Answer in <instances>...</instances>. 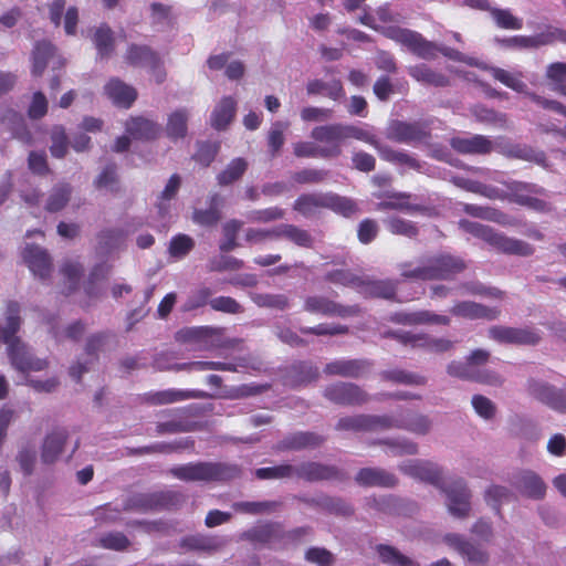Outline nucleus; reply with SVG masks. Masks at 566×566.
<instances>
[{
	"instance_id": "obj_24",
	"label": "nucleus",
	"mask_w": 566,
	"mask_h": 566,
	"mask_svg": "<svg viewBox=\"0 0 566 566\" xmlns=\"http://www.w3.org/2000/svg\"><path fill=\"white\" fill-rule=\"evenodd\" d=\"M450 146L460 155L485 156L494 150V143L490 137L479 134L470 137H452L450 139Z\"/></svg>"
},
{
	"instance_id": "obj_37",
	"label": "nucleus",
	"mask_w": 566,
	"mask_h": 566,
	"mask_svg": "<svg viewBox=\"0 0 566 566\" xmlns=\"http://www.w3.org/2000/svg\"><path fill=\"white\" fill-rule=\"evenodd\" d=\"M226 542L218 536L193 534L181 538L180 547L186 551L216 553L224 546Z\"/></svg>"
},
{
	"instance_id": "obj_43",
	"label": "nucleus",
	"mask_w": 566,
	"mask_h": 566,
	"mask_svg": "<svg viewBox=\"0 0 566 566\" xmlns=\"http://www.w3.org/2000/svg\"><path fill=\"white\" fill-rule=\"evenodd\" d=\"M408 73L413 80L426 85L444 87L450 83L449 78L444 74L433 71L426 64L410 66L408 69Z\"/></svg>"
},
{
	"instance_id": "obj_50",
	"label": "nucleus",
	"mask_w": 566,
	"mask_h": 566,
	"mask_svg": "<svg viewBox=\"0 0 566 566\" xmlns=\"http://www.w3.org/2000/svg\"><path fill=\"white\" fill-rule=\"evenodd\" d=\"M380 378L385 381L409 386H423L427 384L424 376L399 368L381 371Z\"/></svg>"
},
{
	"instance_id": "obj_32",
	"label": "nucleus",
	"mask_w": 566,
	"mask_h": 566,
	"mask_svg": "<svg viewBox=\"0 0 566 566\" xmlns=\"http://www.w3.org/2000/svg\"><path fill=\"white\" fill-rule=\"evenodd\" d=\"M104 91L116 106L123 108H129L137 98V91L117 77L111 78Z\"/></svg>"
},
{
	"instance_id": "obj_14",
	"label": "nucleus",
	"mask_w": 566,
	"mask_h": 566,
	"mask_svg": "<svg viewBox=\"0 0 566 566\" xmlns=\"http://www.w3.org/2000/svg\"><path fill=\"white\" fill-rule=\"evenodd\" d=\"M526 388L534 399L555 411L566 412V388H556L548 382L534 378L528 379Z\"/></svg>"
},
{
	"instance_id": "obj_13",
	"label": "nucleus",
	"mask_w": 566,
	"mask_h": 566,
	"mask_svg": "<svg viewBox=\"0 0 566 566\" xmlns=\"http://www.w3.org/2000/svg\"><path fill=\"white\" fill-rule=\"evenodd\" d=\"M439 489L447 495L451 515L459 518L469 516L472 494L463 479H457L447 486L442 483Z\"/></svg>"
},
{
	"instance_id": "obj_25",
	"label": "nucleus",
	"mask_w": 566,
	"mask_h": 566,
	"mask_svg": "<svg viewBox=\"0 0 566 566\" xmlns=\"http://www.w3.org/2000/svg\"><path fill=\"white\" fill-rule=\"evenodd\" d=\"M398 281L391 279L370 280L360 279L358 292L368 298H382L399 302L397 298Z\"/></svg>"
},
{
	"instance_id": "obj_1",
	"label": "nucleus",
	"mask_w": 566,
	"mask_h": 566,
	"mask_svg": "<svg viewBox=\"0 0 566 566\" xmlns=\"http://www.w3.org/2000/svg\"><path fill=\"white\" fill-rule=\"evenodd\" d=\"M467 268L461 256L441 252L422 258L417 266L409 262L400 264V276L412 281H451Z\"/></svg>"
},
{
	"instance_id": "obj_44",
	"label": "nucleus",
	"mask_w": 566,
	"mask_h": 566,
	"mask_svg": "<svg viewBox=\"0 0 566 566\" xmlns=\"http://www.w3.org/2000/svg\"><path fill=\"white\" fill-rule=\"evenodd\" d=\"M308 95H325L333 101H339L345 96V90L339 80L324 82L322 80H312L306 85Z\"/></svg>"
},
{
	"instance_id": "obj_33",
	"label": "nucleus",
	"mask_w": 566,
	"mask_h": 566,
	"mask_svg": "<svg viewBox=\"0 0 566 566\" xmlns=\"http://www.w3.org/2000/svg\"><path fill=\"white\" fill-rule=\"evenodd\" d=\"M160 126L144 116H132L125 123L126 133L136 140H151L157 138Z\"/></svg>"
},
{
	"instance_id": "obj_20",
	"label": "nucleus",
	"mask_w": 566,
	"mask_h": 566,
	"mask_svg": "<svg viewBox=\"0 0 566 566\" xmlns=\"http://www.w3.org/2000/svg\"><path fill=\"white\" fill-rule=\"evenodd\" d=\"M489 336L499 343L517 345H535L541 340L539 334L534 329L507 326H492Z\"/></svg>"
},
{
	"instance_id": "obj_45",
	"label": "nucleus",
	"mask_w": 566,
	"mask_h": 566,
	"mask_svg": "<svg viewBox=\"0 0 566 566\" xmlns=\"http://www.w3.org/2000/svg\"><path fill=\"white\" fill-rule=\"evenodd\" d=\"M319 373L316 366L307 361L294 363L289 369V379L293 386L307 385L318 379Z\"/></svg>"
},
{
	"instance_id": "obj_19",
	"label": "nucleus",
	"mask_w": 566,
	"mask_h": 566,
	"mask_svg": "<svg viewBox=\"0 0 566 566\" xmlns=\"http://www.w3.org/2000/svg\"><path fill=\"white\" fill-rule=\"evenodd\" d=\"M447 371L450 376L460 379L472 380L480 384L497 386L502 384V379L493 371L480 370L467 361H451Z\"/></svg>"
},
{
	"instance_id": "obj_8",
	"label": "nucleus",
	"mask_w": 566,
	"mask_h": 566,
	"mask_svg": "<svg viewBox=\"0 0 566 566\" xmlns=\"http://www.w3.org/2000/svg\"><path fill=\"white\" fill-rule=\"evenodd\" d=\"M226 328L221 326H192L180 329L177 339L205 347H231L237 340H224Z\"/></svg>"
},
{
	"instance_id": "obj_7",
	"label": "nucleus",
	"mask_w": 566,
	"mask_h": 566,
	"mask_svg": "<svg viewBox=\"0 0 566 566\" xmlns=\"http://www.w3.org/2000/svg\"><path fill=\"white\" fill-rule=\"evenodd\" d=\"M384 35L403 46L420 59L431 60L437 55L438 48L417 31L400 27H388Z\"/></svg>"
},
{
	"instance_id": "obj_36",
	"label": "nucleus",
	"mask_w": 566,
	"mask_h": 566,
	"mask_svg": "<svg viewBox=\"0 0 566 566\" xmlns=\"http://www.w3.org/2000/svg\"><path fill=\"white\" fill-rule=\"evenodd\" d=\"M67 433L63 429L54 430L46 434L41 448V460L45 464L54 463L62 453Z\"/></svg>"
},
{
	"instance_id": "obj_42",
	"label": "nucleus",
	"mask_w": 566,
	"mask_h": 566,
	"mask_svg": "<svg viewBox=\"0 0 566 566\" xmlns=\"http://www.w3.org/2000/svg\"><path fill=\"white\" fill-rule=\"evenodd\" d=\"M55 48L54 45L49 41H36L34 43L32 53H31V60H32V67L31 73L33 76L39 77L42 76L44 73L49 60L54 55Z\"/></svg>"
},
{
	"instance_id": "obj_18",
	"label": "nucleus",
	"mask_w": 566,
	"mask_h": 566,
	"mask_svg": "<svg viewBox=\"0 0 566 566\" xmlns=\"http://www.w3.org/2000/svg\"><path fill=\"white\" fill-rule=\"evenodd\" d=\"M399 470L411 478L421 480L437 488H440L442 482L441 469L426 460H409L399 465Z\"/></svg>"
},
{
	"instance_id": "obj_29",
	"label": "nucleus",
	"mask_w": 566,
	"mask_h": 566,
	"mask_svg": "<svg viewBox=\"0 0 566 566\" xmlns=\"http://www.w3.org/2000/svg\"><path fill=\"white\" fill-rule=\"evenodd\" d=\"M450 313L469 319L485 318L493 321L500 316L501 311L496 307H488L472 301H461L450 308Z\"/></svg>"
},
{
	"instance_id": "obj_63",
	"label": "nucleus",
	"mask_w": 566,
	"mask_h": 566,
	"mask_svg": "<svg viewBox=\"0 0 566 566\" xmlns=\"http://www.w3.org/2000/svg\"><path fill=\"white\" fill-rule=\"evenodd\" d=\"M72 189L69 185L56 186L52 189L45 209L49 212H57L62 210L71 198Z\"/></svg>"
},
{
	"instance_id": "obj_38",
	"label": "nucleus",
	"mask_w": 566,
	"mask_h": 566,
	"mask_svg": "<svg viewBox=\"0 0 566 566\" xmlns=\"http://www.w3.org/2000/svg\"><path fill=\"white\" fill-rule=\"evenodd\" d=\"M207 209H195L192 212V221L201 227H214L222 218L221 203L222 198L219 193H213L208 200Z\"/></svg>"
},
{
	"instance_id": "obj_3",
	"label": "nucleus",
	"mask_w": 566,
	"mask_h": 566,
	"mask_svg": "<svg viewBox=\"0 0 566 566\" xmlns=\"http://www.w3.org/2000/svg\"><path fill=\"white\" fill-rule=\"evenodd\" d=\"M171 474L186 482H229L240 478L241 468L227 462H196L175 467Z\"/></svg>"
},
{
	"instance_id": "obj_47",
	"label": "nucleus",
	"mask_w": 566,
	"mask_h": 566,
	"mask_svg": "<svg viewBox=\"0 0 566 566\" xmlns=\"http://www.w3.org/2000/svg\"><path fill=\"white\" fill-rule=\"evenodd\" d=\"M212 296V289L206 285H199L190 291L189 295L187 296V300L181 306V311L187 313L203 308L207 305L211 307V302L213 301Z\"/></svg>"
},
{
	"instance_id": "obj_21",
	"label": "nucleus",
	"mask_w": 566,
	"mask_h": 566,
	"mask_svg": "<svg viewBox=\"0 0 566 566\" xmlns=\"http://www.w3.org/2000/svg\"><path fill=\"white\" fill-rule=\"evenodd\" d=\"M373 365L369 359H337L326 364L323 371L327 376L357 379L367 374Z\"/></svg>"
},
{
	"instance_id": "obj_27",
	"label": "nucleus",
	"mask_w": 566,
	"mask_h": 566,
	"mask_svg": "<svg viewBox=\"0 0 566 566\" xmlns=\"http://www.w3.org/2000/svg\"><path fill=\"white\" fill-rule=\"evenodd\" d=\"M325 438L312 431H297L284 437L275 446L280 452L300 451L304 449H314L323 444Z\"/></svg>"
},
{
	"instance_id": "obj_5",
	"label": "nucleus",
	"mask_w": 566,
	"mask_h": 566,
	"mask_svg": "<svg viewBox=\"0 0 566 566\" xmlns=\"http://www.w3.org/2000/svg\"><path fill=\"white\" fill-rule=\"evenodd\" d=\"M459 227L464 232L482 239L505 254L528 256L534 253V248L530 243L523 240L509 238L482 223L470 221L468 219H461L459 221Z\"/></svg>"
},
{
	"instance_id": "obj_46",
	"label": "nucleus",
	"mask_w": 566,
	"mask_h": 566,
	"mask_svg": "<svg viewBox=\"0 0 566 566\" xmlns=\"http://www.w3.org/2000/svg\"><path fill=\"white\" fill-rule=\"evenodd\" d=\"M93 43L99 59H107L113 54L115 51L114 32L106 23L96 28L93 34Z\"/></svg>"
},
{
	"instance_id": "obj_52",
	"label": "nucleus",
	"mask_w": 566,
	"mask_h": 566,
	"mask_svg": "<svg viewBox=\"0 0 566 566\" xmlns=\"http://www.w3.org/2000/svg\"><path fill=\"white\" fill-rule=\"evenodd\" d=\"M377 151L380 158L386 161L407 166L415 170H419L421 168L420 163L406 151L395 150L391 147L382 144L379 146Z\"/></svg>"
},
{
	"instance_id": "obj_35",
	"label": "nucleus",
	"mask_w": 566,
	"mask_h": 566,
	"mask_svg": "<svg viewBox=\"0 0 566 566\" xmlns=\"http://www.w3.org/2000/svg\"><path fill=\"white\" fill-rule=\"evenodd\" d=\"M212 398L210 394L199 389L192 390H178V389H167L163 391H157L149 396L148 401L153 405H167L177 401L188 400V399H209Z\"/></svg>"
},
{
	"instance_id": "obj_15",
	"label": "nucleus",
	"mask_w": 566,
	"mask_h": 566,
	"mask_svg": "<svg viewBox=\"0 0 566 566\" xmlns=\"http://www.w3.org/2000/svg\"><path fill=\"white\" fill-rule=\"evenodd\" d=\"M176 497L177 494L174 492L136 493L125 501L123 510L136 512L160 511L172 505Z\"/></svg>"
},
{
	"instance_id": "obj_62",
	"label": "nucleus",
	"mask_w": 566,
	"mask_h": 566,
	"mask_svg": "<svg viewBox=\"0 0 566 566\" xmlns=\"http://www.w3.org/2000/svg\"><path fill=\"white\" fill-rule=\"evenodd\" d=\"M50 151L54 158H64L69 149V138L65 128L62 125H55L51 130Z\"/></svg>"
},
{
	"instance_id": "obj_53",
	"label": "nucleus",
	"mask_w": 566,
	"mask_h": 566,
	"mask_svg": "<svg viewBox=\"0 0 566 566\" xmlns=\"http://www.w3.org/2000/svg\"><path fill=\"white\" fill-rule=\"evenodd\" d=\"M280 506L281 503L276 501H242L232 504L235 512L251 515L271 513Z\"/></svg>"
},
{
	"instance_id": "obj_26",
	"label": "nucleus",
	"mask_w": 566,
	"mask_h": 566,
	"mask_svg": "<svg viewBox=\"0 0 566 566\" xmlns=\"http://www.w3.org/2000/svg\"><path fill=\"white\" fill-rule=\"evenodd\" d=\"M512 485L522 495L533 500H542L547 489L543 479L531 470H524L517 473L514 476Z\"/></svg>"
},
{
	"instance_id": "obj_55",
	"label": "nucleus",
	"mask_w": 566,
	"mask_h": 566,
	"mask_svg": "<svg viewBox=\"0 0 566 566\" xmlns=\"http://www.w3.org/2000/svg\"><path fill=\"white\" fill-rule=\"evenodd\" d=\"M252 302L259 307L284 311L290 306L289 297L284 294L255 293L249 294Z\"/></svg>"
},
{
	"instance_id": "obj_9",
	"label": "nucleus",
	"mask_w": 566,
	"mask_h": 566,
	"mask_svg": "<svg viewBox=\"0 0 566 566\" xmlns=\"http://www.w3.org/2000/svg\"><path fill=\"white\" fill-rule=\"evenodd\" d=\"M324 397L339 406L357 407L369 401V395L354 382L337 381L325 387Z\"/></svg>"
},
{
	"instance_id": "obj_59",
	"label": "nucleus",
	"mask_w": 566,
	"mask_h": 566,
	"mask_svg": "<svg viewBox=\"0 0 566 566\" xmlns=\"http://www.w3.org/2000/svg\"><path fill=\"white\" fill-rule=\"evenodd\" d=\"M491 74L496 81L517 93H525L527 88V85L522 80L523 76L521 73H511L501 67H492Z\"/></svg>"
},
{
	"instance_id": "obj_41",
	"label": "nucleus",
	"mask_w": 566,
	"mask_h": 566,
	"mask_svg": "<svg viewBox=\"0 0 566 566\" xmlns=\"http://www.w3.org/2000/svg\"><path fill=\"white\" fill-rule=\"evenodd\" d=\"M237 111V103L233 97L226 96L223 97L214 107L210 120L211 126L217 130H222L228 127V125L234 118Z\"/></svg>"
},
{
	"instance_id": "obj_54",
	"label": "nucleus",
	"mask_w": 566,
	"mask_h": 566,
	"mask_svg": "<svg viewBox=\"0 0 566 566\" xmlns=\"http://www.w3.org/2000/svg\"><path fill=\"white\" fill-rule=\"evenodd\" d=\"M387 230L395 235L415 239L419 234V228L410 220L394 216L385 220Z\"/></svg>"
},
{
	"instance_id": "obj_61",
	"label": "nucleus",
	"mask_w": 566,
	"mask_h": 566,
	"mask_svg": "<svg viewBox=\"0 0 566 566\" xmlns=\"http://www.w3.org/2000/svg\"><path fill=\"white\" fill-rule=\"evenodd\" d=\"M385 338H392L405 346L412 348H422V343L427 339V333H413L410 331H387L382 334Z\"/></svg>"
},
{
	"instance_id": "obj_34",
	"label": "nucleus",
	"mask_w": 566,
	"mask_h": 566,
	"mask_svg": "<svg viewBox=\"0 0 566 566\" xmlns=\"http://www.w3.org/2000/svg\"><path fill=\"white\" fill-rule=\"evenodd\" d=\"M283 535L284 531L280 523L266 522L244 531L241 538L251 543L268 544L273 541H282Z\"/></svg>"
},
{
	"instance_id": "obj_56",
	"label": "nucleus",
	"mask_w": 566,
	"mask_h": 566,
	"mask_svg": "<svg viewBox=\"0 0 566 566\" xmlns=\"http://www.w3.org/2000/svg\"><path fill=\"white\" fill-rule=\"evenodd\" d=\"M490 15L500 29L516 31L523 28V19L514 15L510 9L494 7Z\"/></svg>"
},
{
	"instance_id": "obj_22",
	"label": "nucleus",
	"mask_w": 566,
	"mask_h": 566,
	"mask_svg": "<svg viewBox=\"0 0 566 566\" xmlns=\"http://www.w3.org/2000/svg\"><path fill=\"white\" fill-rule=\"evenodd\" d=\"M389 321L399 325H442L448 326L451 318L447 315L436 314L428 310L416 312H396L389 316Z\"/></svg>"
},
{
	"instance_id": "obj_6",
	"label": "nucleus",
	"mask_w": 566,
	"mask_h": 566,
	"mask_svg": "<svg viewBox=\"0 0 566 566\" xmlns=\"http://www.w3.org/2000/svg\"><path fill=\"white\" fill-rule=\"evenodd\" d=\"M504 186L507 190L505 198L513 203L526 207L536 212H549L552 205L539 198L546 196L545 188L533 184L518 180L505 181Z\"/></svg>"
},
{
	"instance_id": "obj_17",
	"label": "nucleus",
	"mask_w": 566,
	"mask_h": 566,
	"mask_svg": "<svg viewBox=\"0 0 566 566\" xmlns=\"http://www.w3.org/2000/svg\"><path fill=\"white\" fill-rule=\"evenodd\" d=\"M443 543L455 551L461 557L475 565H485L489 562V554L463 535L448 533L443 536Z\"/></svg>"
},
{
	"instance_id": "obj_58",
	"label": "nucleus",
	"mask_w": 566,
	"mask_h": 566,
	"mask_svg": "<svg viewBox=\"0 0 566 566\" xmlns=\"http://www.w3.org/2000/svg\"><path fill=\"white\" fill-rule=\"evenodd\" d=\"M463 211L471 217L493 221L501 224H504L506 220V214L504 212L492 207H482L467 203L463 207Z\"/></svg>"
},
{
	"instance_id": "obj_12",
	"label": "nucleus",
	"mask_w": 566,
	"mask_h": 566,
	"mask_svg": "<svg viewBox=\"0 0 566 566\" xmlns=\"http://www.w3.org/2000/svg\"><path fill=\"white\" fill-rule=\"evenodd\" d=\"M378 199H384L376 205L378 211H402L407 213H421L431 216L433 209L423 205L412 203V195L409 192L387 191L375 195Z\"/></svg>"
},
{
	"instance_id": "obj_64",
	"label": "nucleus",
	"mask_w": 566,
	"mask_h": 566,
	"mask_svg": "<svg viewBox=\"0 0 566 566\" xmlns=\"http://www.w3.org/2000/svg\"><path fill=\"white\" fill-rule=\"evenodd\" d=\"M376 549L382 563L396 566H417L409 557L390 545L379 544Z\"/></svg>"
},
{
	"instance_id": "obj_23",
	"label": "nucleus",
	"mask_w": 566,
	"mask_h": 566,
	"mask_svg": "<svg viewBox=\"0 0 566 566\" xmlns=\"http://www.w3.org/2000/svg\"><path fill=\"white\" fill-rule=\"evenodd\" d=\"M266 230L269 240L285 239L304 249H312L314 247L313 235L307 230L295 224L280 223Z\"/></svg>"
},
{
	"instance_id": "obj_28",
	"label": "nucleus",
	"mask_w": 566,
	"mask_h": 566,
	"mask_svg": "<svg viewBox=\"0 0 566 566\" xmlns=\"http://www.w3.org/2000/svg\"><path fill=\"white\" fill-rule=\"evenodd\" d=\"M23 260L34 275L41 280L50 277L52 260L45 250L38 245H27L23 251Z\"/></svg>"
},
{
	"instance_id": "obj_31",
	"label": "nucleus",
	"mask_w": 566,
	"mask_h": 566,
	"mask_svg": "<svg viewBox=\"0 0 566 566\" xmlns=\"http://www.w3.org/2000/svg\"><path fill=\"white\" fill-rule=\"evenodd\" d=\"M0 123L7 126L13 138L24 145H32L33 136L20 113L12 108H7L0 113Z\"/></svg>"
},
{
	"instance_id": "obj_11",
	"label": "nucleus",
	"mask_w": 566,
	"mask_h": 566,
	"mask_svg": "<svg viewBox=\"0 0 566 566\" xmlns=\"http://www.w3.org/2000/svg\"><path fill=\"white\" fill-rule=\"evenodd\" d=\"M387 138L402 144L426 143L430 138L428 125L421 122L392 120L387 128Z\"/></svg>"
},
{
	"instance_id": "obj_51",
	"label": "nucleus",
	"mask_w": 566,
	"mask_h": 566,
	"mask_svg": "<svg viewBox=\"0 0 566 566\" xmlns=\"http://www.w3.org/2000/svg\"><path fill=\"white\" fill-rule=\"evenodd\" d=\"M188 130V112L182 109H177L171 113L168 117L166 125V133L170 139H180L187 135Z\"/></svg>"
},
{
	"instance_id": "obj_57",
	"label": "nucleus",
	"mask_w": 566,
	"mask_h": 566,
	"mask_svg": "<svg viewBox=\"0 0 566 566\" xmlns=\"http://www.w3.org/2000/svg\"><path fill=\"white\" fill-rule=\"evenodd\" d=\"M494 150L510 159L531 160L533 157V150L531 148L518 144H511L503 138L494 143Z\"/></svg>"
},
{
	"instance_id": "obj_10",
	"label": "nucleus",
	"mask_w": 566,
	"mask_h": 566,
	"mask_svg": "<svg viewBox=\"0 0 566 566\" xmlns=\"http://www.w3.org/2000/svg\"><path fill=\"white\" fill-rule=\"evenodd\" d=\"M304 311L311 314L340 318L355 317L361 313V308L357 304L343 305L322 295L307 296L304 301Z\"/></svg>"
},
{
	"instance_id": "obj_2",
	"label": "nucleus",
	"mask_w": 566,
	"mask_h": 566,
	"mask_svg": "<svg viewBox=\"0 0 566 566\" xmlns=\"http://www.w3.org/2000/svg\"><path fill=\"white\" fill-rule=\"evenodd\" d=\"M7 325L3 331V343L8 345V355L12 366L22 371H41L48 367V361L34 357L22 343L17 333L21 326L20 304L9 301L6 310Z\"/></svg>"
},
{
	"instance_id": "obj_4",
	"label": "nucleus",
	"mask_w": 566,
	"mask_h": 566,
	"mask_svg": "<svg viewBox=\"0 0 566 566\" xmlns=\"http://www.w3.org/2000/svg\"><path fill=\"white\" fill-rule=\"evenodd\" d=\"M329 209L345 218L357 213V203L334 192L303 193L293 203V210L305 218L314 216L319 209Z\"/></svg>"
},
{
	"instance_id": "obj_49",
	"label": "nucleus",
	"mask_w": 566,
	"mask_h": 566,
	"mask_svg": "<svg viewBox=\"0 0 566 566\" xmlns=\"http://www.w3.org/2000/svg\"><path fill=\"white\" fill-rule=\"evenodd\" d=\"M311 137L318 142L325 143L326 146L339 145L343 142V124H329L316 126L311 132Z\"/></svg>"
},
{
	"instance_id": "obj_39",
	"label": "nucleus",
	"mask_w": 566,
	"mask_h": 566,
	"mask_svg": "<svg viewBox=\"0 0 566 566\" xmlns=\"http://www.w3.org/2000/svg\"><path fill=\"white\" fill-rule=\"evenodd\" d=\"M294 155L297 158H335L342 154L339 145L319 147L311 142H297L293 145Z\"/></svg>"
},
{
	"instance_id": "obj_30",
	"label": "nucleus",
	"mask_w": 566,
	"mask_h": 566,
	"mask_svg": "<svg viewBox=\"0 0 566 566\" xmlns=\"http://www.w3.org/2000/svg\"><path fill=\"white\" fill-rule=\"evenodd\" d=\"M355 481L357 484L366 488H394L398 484V479L395 474L380 468H363L360 469Z\"/></svg>"
},
{
	"instance_id": "obj_60",
	"label": "nucleus",
	"mask_w": 566,
	"mask_h": 566,
	"mask_svg": "<svg viewBox=\"0 0 566 566\" xmlns=\"http://www.w3.org/2000/svg\"><path fill=\"white\" fill-rule=\"evenodd\" d=\"M295 467L289 463L275 467L259 468L254 475L259 480H282L295 476Z\"/></svg>"
},
{
	"instance_id": "obj_40",
	"label": "nucleus",
	"mask_w": 566,
	"mask_h": 566,
	"mask_svg": "<svg viewBox=\"0 0 566 566\" xmlns=\"http://www.w3.org/2000/svg\"><path fill=\"white\" fill-rule=\"evenodd\" d=\"M159 57L156 51L144 44H130L125 53V61L132 66H158Z\"/></svg>"
},
{
	"instance_id": "obj_16",
	"label": "nucleus",
	"mask_w": 566,
	"mask_h": 566,
	"mask_svg": "<svg viewBox=\"0 0 566 566\" xmlns=\"http://www.w3.org/2000/svg\"><path fill=\"white\" fill-rule=\"evenodd\" d=\"M295 476L303 481L313 483L321 481H339L348 479L346 472L336 465L324 464L321 462L307 461L295 467Z\"/></svg>"
},
{
	"instance_id": "obj_48",
	"label": "nucleus",
	"mask_w": 566,
	"mask_h": 566,
	"mask_svg": "<svg viewBox=\"0 0 566 566\" xmlns=\"http://www.w3.org/2000/svg\"><path fill=\"white\" fill-rule=\"evenodd\" d=\"M249 164L242 158L238 157L232 159L227 167L217 175V182L219 186H230L242 178L248 170Z\"/></svg>"
}]
</instances>
